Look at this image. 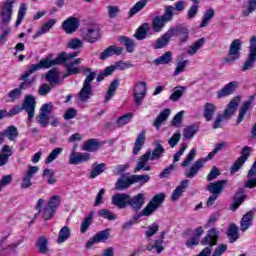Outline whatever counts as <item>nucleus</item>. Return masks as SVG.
Instances as JSON below:
<instances>
[{
    "instance_id": "obj_1",
    "label": "nucleus",
    "mask_w": 256,
    "mask_h": 256,
    "mask_svg": "<svg viewBox=\"0 0 256 256\" xmlns=\"http://www.w3.org/2000/svg\"><path fill=\"white\" fill-rule=\"evenodd\" d=\"M37 102H35V96L28 95L26 96L22 106L16 105L10 111H8L7 117H15V115H19L21 111H26L28 114V123H31L33 117H35V107Z\"/></svg>"
},
{
    "instance_id": "obj_2",
    "label": "nucleus",
    "mask_w": 256,
    "mask_h": 256,
    "mask_svg": "<svg viewBox=\"0 0 256 256\" xmlns=\"http://www.w3.org/2000/svg\"><path fill=\"white\" fill-rule=\"evenodd\" d=\"M239 103H241V96H235L232 98L231 101L227 104L223 113L217 115L213 123V129H221V123L224 121H229V119L235 115V111H237Z\"/></svg>"
},
{
    "instance_id": "obj_3",
    "label": "nucleus",
    "mask_w": 256,
    "mask_h": 256,
    "mask_svg": "<svg viewBox=\"0 0 256 256\" xmlns=\"http://www.w3.org/2000/svg\"><path fill=\"white\" fill-rule=\"evenodd\" d=\"M165 202V193H159L156 194L149 202L148 204L144 207V209L138 213L135 214L132 217V221H137L138 219H141V217H151L161 205Z\"/></svg>"
},
{
    "instance_id": "obj_4",
    "label": "nucleus",
    "mask_w": 256,
    "mask_h": 256,
    "mask_svg": "<svg viewBox=\"0 0 256 256\" xmlns=\"http://www.w3.org/2000/svg\"><path fill=\"white\" fill-rule=\"evenodd\" d=\"M174 13H173V6L167 5L164 9L163 15L155 16L152 19L151 22V29L154 31V33H161L163 29H165V26L167 23H170V21H173Z\"/></svg>"
},
{
    "instance_id": "obj_5",
    "label": "nucleus",
    "mask_w": 256,
    "mask_h": 256,
    "mask_svg": "<svg viewBox=\"0 0 256 256\" xmlns=\"http://www.w3.org/2000/svg\"><path fill=\"white\" fill-rule=\"evenodd\" d=\"M73 58H68L65 63L66 71L67 73L64 75V77H71V75H79V73H82V75H91L93 72V69L87 68V67H77L76 65H81L83 63L82 58H77L71 61Z\"/></svg>"
},
{
    "instance_id": "obj_6",
    "label": "nucleus",
    "mask_w": 256,
    "mask_h": 256,
    "mask_svg": "<svg viewBox=\"0 0 256 256\" xmlns=\"http://www.w3.org/2000/svg\"><path fill=\"white\" fill-rule=\"evenodd\" d=\"M75 57H79V52H73L70 54L62 52L54 60L51 59V56H47L45 59L40 60L38 65L40 69H49L50 67H55V65L63 64L67 59H75Z\"/></svg>"
},
{
    "instance_id": "obj_7",
    "label": "nucleus",
    "mask_w": 256,
    "mask_h": 256,
    "mask_svg": "<svg viewBox=\"0 0 256 256\" xmlns=\"http://www.w3.org/2000/svg\"><path fill=\"white\" fill-rule=\"evenodd\" d=\"M95 77H97V73H90L86 76L82 88L78 92V101L80 103H87L93 97V86L91 83L95 81Z\"/></svg>"
},
{
    "instance_id": "obj_8",
    "label": "nucleus",
    "mask_w": 256,
    "mask_h": 256,
    "mask_svg": "<svg viewBox=\"0 0 256 256\" xmlns=\"http://www.w3.org/2000/svg\"><path fill=\"white\" fill-rule=\"evenodd\" d=\"M16 0H6L0 10V28L3 29V25H9L11 23V17H13V7Z\"/></svg>"
},
{
    "instance_id": "obj_9",
    "label": "nucleus",
    "mask_w": 256,
    "mask_h": 256,
    "mask_svg": "<svg viewBox=\"0 0 256 256\" xmlns=\"http://www.w3.org/2000/svg\"><path fill=\"white\" fill-rule=\"evenodd\" d=\"M241 45L242 42L240 39H235L232 41L228 50V55L224 58V63L232 65V63H235V61H239L241 58Z\"/></svg>"
},
{
    "instance_id": "obj_10",
    "label": "nucleus",
    "mask_w": 256,
    "mask_h": 256,
    "mask_svg": "<svg viewBox=\"0 0 256 256\" xmlns=\"http://www.w3.org/2000/svg\"><path fill=\"white\" fill-rule=\"evenodd\" d=\"M215 155H217L216 152H214V150H212L207 156L206 158H200L198 159L191 167L190 170L188 172L185 173V177H187V179H193V177H195L199 171H201V169H203L205 163H207V161H211V159H213L215 157Z\"/></svg>"
},
{
    "instance_id": "obj_11",
    "label": "nucleus",
    "mask_w": 256,
    "mask_h": 256,
    "mask_svg": "<svg viewBox=\"0 0 256 256\" xmlns=\"http://www.w3.org/2000/svg\"><path fill=\"white\" fill-rule=\"evenodd\" d=\"M133 95L136 107H141L143 101H145V97H147V82H136L133 88Z\"/></svg>"
},
{
    "instance_id": "obj_12",
    "label": "nucleus",
    "mask_w": 256,
    "mask_h": 256,
    "mask_svg": "<svg viewBox=\"0 0 256 256\" xmlns=\"http://www.w3.org/2000/svg\"><path fill=\"white\" fill-rule=\"evenodd\" d=\"M256 63V37L252 36L250 39V46L248 56L242 66V71H251Z\"/></svg>"
},
{
    "instance_id": "obj_13",
    "label": "nucleus",
    "mask_w": 256,
    "mask_h": 256,
    "mask_svg": "<svg viewBox=\"0 0 256 256\" xmlns=\"http://www.w3.org/2000/svg\"><path fill=\"white\" fill-rule=\"evenodd\" d=\"M251 151H253V148L249 146H244L242 148L241 156L235 161V163L230 168L231 175H235L243 165H245V162L247 159H249V156L251 155Z\"/></svg>"
},
{
    "instance_id": "obj_14",
    "label": "nucleus",
    "mask_w": 256,
    "mask_h": 256,
    "mask_svg": "<svg viewBox=\"0 0 256 256\" xmlns=\"http://www.w3.org/2000/svg\"><path fill=\"white\" fill-rule=\"evenodd\" d=\"M52 111H53L52 104H43L41 106L40 113H39L38 117H36V121L43 128H45V127H47V125H49V115H51Z\"/></svg>"
},
{
    "instance_id": "obj_15",
    "label": "nucleus",
    "mask_w": 256,
    "mask_h": 256,
    "mask_svg": "<svg viewBox=\"0 0 256 256\" xmlns=\"http://www.w3.org/2000/svg\"><path fill=\"white\" fill-rule=\"evenodd\" d=\"M82 38L87 43H97L99 39H101V32L99 31V27L91 26L82 31Z\"/></svg>"
},
{
    "instance_id": "obj_16",
    "label": "nucleus",
    "mask_w": 256,
    "mask_h": 256,
    "mask_svg": "<svg viewBox=\"0 0 256 256\" xmlns=\"http://www.w3.org/2000/svg\"><path fill=\"white\" fill-rule=\"evenodd\" d=\"M171 37H179L180 43H187L189 40V29L183 25H178L168 29Z\"/></svg>"
},
{
    "instance_id": "obj_17",
    "label": "nucleus",
    "mask_w": 256,
    "mask_h": 256,
    "mask_svg": "<svg viewBox=\"0 0 256 256\" xmlns=\"http://www.w3.org/2000/svg\"><path fill=\"white\" fill-rule=\"evenodd\" d=\"M39 172L38 166H29L27 172L22 177V182L20 184L21 189H29L33 185V182H31V179L37 175Z\"/></svg>"
},
{
    "instance_id": "obj_18",
    "label": "nucleus",
    "mask_w": 256,
    "mask_h": 256,
    "mask_svg": "<svg viewBox=\"0 0 256 256\" xmlns=\"http://www.w3.org/2000/svg\"><path fill=\"white\" fill-rule=\"evenodd\" d=\"M77 146H74L72 149L70 158H69V165H81V163H86L88 159L91 158L89 153H82L76 151Z\"/></svg>"
},
{
    "instance_id": "obj_19",
    "label": "nucleus",
    "mask_w": 256,
    "mask_h": 256,
    "mask_svg": "<svg viewBox=\"0 0 256 256\" xmlns=\"http://www.w3.org/2000/svg\"><path fill=\"white\" fill-rule=\"evenodd\" d=\"M109 236H110L109 229H105L98 232L95 236H93L87 241L86 248L91 249V247H93V245H95L96 243H105V241L109 239Z\"/></svg>"
},
{
    "instance_id": "obj_20",
    "label": "nucleus",
    "mask_w": 256,
    "mask_h": 256,
    "mask_svg": "<svg viewBox=\"0 0 256 256\" xmlns=\"http://www.w3.org/2000/svg\"><path fill=\"white\" fill-rule=\"evenodd\" d=\"M128 205L133 209V211H141L145 205V194L139 193L131 198L129 195Z\"/></svg>"
},
{
    "instance_id": "obj_21",
    "label": "nucleus",
    "mask_w": 256,
    "mask_h": 256,
    "mask_svg": "<svg viewBox=\"0 0 256 256\" xmlns=\"http://www.w3.org/2000/svg\"><path fill=\"white\" fill-rule=\"evenodd\" d=\"M165 235H167V231H162L157 240H154L152 244H149L146 248V251H153L156 250V253L161 254L165 251V246H163Z\"/></svg>"
},
{
    "instance_id": "obj_22",
    "label": "nucleus",
    "mask_w": 256,
    "mask_h": 256,
    "mask_svg": "<svg viewBox=\"0 0 256 256\" xmlns=\"http://www.w3.org/2000/svg\"><path fill=\"white\" fill-rule=\"evenodd\" d=\"M151 159V149H148L144 155H142L134 169V173H139V171H151V166L147 165Z\"/></svg>"
},
{
    "instance_id": "obj_23",
    "label": "nucleus",
    "mask_w": 256,
    "mask_h": 256,
    "mask_svg": "<svg viewBox=\"0 0 256 256\" xmlns=\"http://www.w3.org/2000/svg\"><path fill=\"white\" fill-rule=\"evenodd\" d=\"M237 87H239V82L237 81L229 82L221 90L217 92V99H223L225 97H229V95H233Z\"/></svg>"
},
{
    "instance_id": "obj_24",
    "label": "nucleus",
    "mask_w": 256,
    "mask_h": 256,
    "mask_svg": "<svg viewBox=\"0 0 256 256\" xmlns=\"http://www.w3.org/2000/svg\"><path fill=\"white\" fill-rule=\"evenodd\" d=\"M227 186V180H219L217 182L209 183L206 187L207 191L211 193V195H216L219 197L223 190Z\"/></svg>"
},
{
    "instance_id": "obj_25",
    "label": "nucleus",
    "mask_w": 256,
    "mask_h": 256,
    "mask_svg": "<svg viewBox=\"0 0 256 256\" xmlns=\"http://www.w3.org/2000/svg\"><path fill=\"white\" fill-rule=\"evenodd\" d=\"M112 205L118 209H125L129 205V194L118 193L112 196Z\"/></svg>"
},
{
    "instance_id": "obj_26",
    "label": "nucleus",
    "mask_w": 256,
    "mask_h": 256,
    "mask_svg": "<svg viewBox=\"0 0 256 256\" xmlns=\"http://www.w3.org/2000/svg\"><path fill=\"white\" fill-rule=\"evenodd\" d=\"M5 137L9 141H15L19 137V130L15 126H8L4 131L0 132V145H3Z\"/></svg>"
},
{
    "instance_id": "obj_27",
    "label": "nucleus",
    "mask_w": 256,
    "mask_h": 256,
    "mask_svg": "<svg viewBox=\"0 0 256 256\" xmlns=\"http://www.w3.org/2000/svg\"><path fill=\"white\" fill-rule=\"evenodd\" d=\"M79 19L76 17H70L67 20H65L62 24L63 30L65 33H68L71 35V33H75L77 29H79Z\"/></svg>"
},
{
    "instance_id": "obj_28",
    "label": "nucleus",
    "mask_w": 256,
    "mask_h": 256,
    "mask_svg": "<svg viewBox=\"0 0 256 256\" xmlns=\"http://www.w3.org/2000/svg\"><path fill=\"white\" fill-rule=\"evenodd\" d=\"M245 199H247V194H245L244 188H239L236 192V196L233 198V202L231 204V210L237 211L239 209L240 205H243L245 202Z\"/></svg>"
},
{
    "instance_id": "obj_29",
    "label": "nucleus",
    "mask_w": 256,
    "mask_h": 256,
    "mask_svg": "<svg viewBox=\"0 0 256 256\" xmlns=\"http://www.w3.org/2000/svg\"><path fill=\"white\" fill-rule=\"evenodd\" d=\"M189 179L182 180L180 184L175 188V190L172 192L171 200L177 201L185 191H187V188L189 187Z\"/></svg>"
},
{
    "instance_id": "obj_30",
    "label": "nucleus",
    "mask_w": 256,
    "mask_h": 256,
    "mask_svg": "<svg viewBox=\"0 0 256 256\" xmlns=\"http://www.w3.org/2000/svg\"><path fill=\"white\" fill-rule=\"evenodd\" d=\"M253 217H255L254 211H249L242 217L240 221V231L245 232L253 225Z\"/></svg>"
},
{
    "instance_id": "obj_31",
    "label": "nucleus",
    "mask_w": 256,
    "mask_h": 256,
    "mask_svg": "<svg viewBox=\"0 0 256 256\" xmlns=\"http://www.w3.org/2000/svg\"><path fill=\"white\" fill-rule=\"evenodd\" d=\"M163 153H165V148L161 144V140H156L154 143V150L150 155V161H157V159H161V157H163Z\"/></svg>"
},
{
    "instance_id": "obj_32",
    "label": "nucleus",
    "mask_w": 256,
    "mask_h": 256,
    "mask_svg": "<svg viewBox=\"0 0 256 256\" xmlns=\"http://www.w3.org/2000/svg\"><path fill=\"white\" fill-rule=\"evenodd\" d=\"M13 155V148L9 145L2 146V153H0V167H4L9 163V157Z\"/></svg>"
},
{
    "instance_id": "obj_33",
    "label": "nucleus",
    "mask_w": 256,
    "mask_h": 256,
    "mask_svg": "<svg viewBox=\"0 0 256 256\" xmlns=\"http://www.w3.org/2000/svg\"><path fill=\"white\" fill-rule=\"evenodd\" d=\"M215 111H217V106L213 103L207 102L204 105V110H203V117L205 121H213V117H215Z\"/></svg>"
},
{
    "instance_id": "obj_34",
    "label": "nucleus",
    "mask_w": 256,
    "mask_h": 256,
    "mask_svg": "<svg viewBox=\"0 0 256 256\" xmlns=\"http://www.w3.org/2000/svg\"><path fill=\"white\" fill-rule=\"evenodd\" d=\"M169 115H171V109H164L160 114L157 116V118L154 120L153 125L156 127L157 131L161 129V125L165 123L167 119H169Z\"/></svg>"
},
{
    "instance_id": "obj_35",
    "label": "nucleus",
    "mask_w": 256,
    "mask_h": 256,
    "mask_svg": "<svg viewBox=\"0 0 256 256\" xmlns=\"http://www.w3.org/2000/svg\"><path fill=\"white\" fill-rule=\"evenodd\" d=\"M45 79L52 87L59 85V70L57 68L49 70L45 75Z\"/></svg>"
},
{
    "instance_id": "obj_36",
    "label": "nucleus",
    "mask_w": 256,
    "mask_h": 256,
    "mask_svg": "<svg viewBox=\"0 0 256 256\" xmlns=\"http://www.w3.org/2000/svg\"><path fill=\"white\" fill-rule=\"evenodd\" d=\"M145 133H146L145 130H142L138 134L134 143L133 155H139V151L143 149V146L145 145V139H146Z\"/></svg>"
},
{
    "instance_id": "obj_37",
    "label": "nucleus",
    "mask_w": 256,
    "mask_h": 256,
    "mask_svg": "<svg viewBox=\"0 0 256 256\" xmlns=\"http://www.w3.org/2000/svg\"><path fill=\"white\" fill-rule=\"evenodd\" d=\"M130 185H133L131 176L130 177L122 176L115 183V189L116 191H125V189H129Z\"/></svg>"
},
{
    "instance_id": "obj_38",
    "label": "nucleus",
    "mask_w": 256,
    "mask_h": 256,
    "mask_svg": "<svg viewBox=\"0 0 256 256\" xmlns=\"http://www.w3.org/2000/svg\"><path fill=\"white\" fill-rule=\"evenodd\" d=\"M213 17H215V9L210 8L206 10L202 16V21L199 25V29L207 27L209 23H211V19H213Z\"/></svg>"
},
{
    "instance_id": "obj_39",
    "label": "nucleus",
    "mask_w": 256,
    "mask_h": 256,
    "mask_svg": "<svg viewBox=\"0 0 256 256\" xmlns=\"http://www.w3.org/2000/svg\"><path fill=\"white\" fill-rule=\"evenodd\" d=\"M171 37V33L168 30L164 35L156 40L154 49H163L167 47V45H169V41H171Z\"/></svg>"
},
{
    "instance_id": "obj_40",
    "label": "nucleus",
    "mask_w": 256,
    "mask_h": 256,
    "mask_svg": "<svg viewBox=\"0 0 256 256\" xmlns=\"http://www.w3.org/2000/svg\"><path fill=\"white\" fill-rule=\"evenodd\" d=\"M57 23V20L50 19L48 20L44 25L41 26V28L36 32V34L33 36V39H37V37H41V35H45V33H48V31H51V28Z\"/></svg>"
},
{
    "instance_id": "obj_41",
    "label": "nucleus",
    "mask_w": 256,
    "mask_h": 256,
    "mask_svg": "<svg viewBox=\"0 0 256 256\" xmlns=\"http://www.w3.org/2000/svg\"><path fill=\"white\" fill-rule=\"evenodd\" d=\"M149 31V23L145 22L136 30L134 37L137 41H143V39H147V32Z\"/></svg>"
},
{
    "instance_id": "obj_42",
    "label": "nucleus",
    "mask_w": 256,
    "mask_h": 256,
    "mask_svg": "<svg viewBox=\"0 0 256 256\" xmlns=\"http://www.w3.org/2000/svg\"><path fill=\"white\" fill-rule=\"evenodd\" d=\"M36 246L39 253H41L42 255H47V253H49V240H47V238H45L44 236L38 238Z\"/></svg>"
},
{
    "instance_id": "obj_43",
    "label": "nucleus",
    "mask_w": 256,
    "mask_h": 256,
    "mask_svg": "<svg viewBox=\"0 0 256 256\" xmlns=\"http://www.w3.org/2000/svg\"><path fill=\"white\" fill-rule=\"evenodd\" d=\"M118 87H119V79H114L108 87V91L106 93L104 103H107L108 101H111V99H113V96L115 95V92L117 91Z\"/></svg>"
},
{
    "instance_id": "obj_44",
    "label": "nucleus",
    "mask_w": 256,
    "mask_h": 256,
    "mask_svg": "<svg viewBox=\"0 0 256 256\" xmlns=\"http://www.w3.org/2000/svg\"><path fill=\"white\" fill-rule=\"evenodd\" d=\"M173 61V53L171 51H167L162 56L156 58L153 63H155L157 66L159 65H169Z\"/></svg>"
},
{
    "instance_id": "obj_45",
    "label": "nucleus",
    "mask_w": 256,
    "mask_h": 256,
    "mask_svg": "<svg viewBox=\"0 0 256 256\" xmlns=\"http://www.w3.org/2000/svg\"><path fill=\"white\" fill-rule=\"evenodd\" d=\"M253 103V101L247 100L245 101L242 106L240 107L239 110V114H238V119H237V123H241L243 121V119H245V116L247 115V111H249V109L251 108V104Z\"/></svg>"
},
{
    "instance_id": "obj_46",
    "label": "nucleus",
    "mask_w": 256,
    "mask_h": 256,
    "mask_svg": "<svg viewBox=\"0 0 256 256\" xmlns=\"http://www.w3.org/2000/svg\"><path fill=\"white\" fill-rule=\"evenodd\" d=\"M227 237L230 243H235L239 239V228L235 224H231L227 230Z\"/></svg>"
},
{
    "instance_id": "obj_47",
    "label": "nucleus",
    "mask_w": 256,
    "mask_h": 256,
    "mask_svg": "<svg viewBox=\"0 0 256 256\" xmlns=\"http://www.w3.org/2000/svg\"><path fill=\"white\" fill-rule=\"evenodd\" d=\"M198 131H199V126L197 124H192L184 128L183 137L184 139H193V137L197 135Z\"/></svg>"
},
{
    "instance_id": "obj_48",
    "label": "nucleus",
    "mask_w": 256,
    "mask_h": 256,
    "mask_svg": "<svg viewBox=\"0 0 256 256\" xmlns=\"http://www.w3.org/2000/svg\"><path fill=\"white\" fill-rule=\"evenodd\" d=\"M133 119V113H126L123 116H120L115 122V128L120 129V127H125L127 123H131Z\"/></svg>"
},
{
    "instance_id": "obj_49",
    "label": "nucleus",
    "mask_w": 256,
    "mask_h": 256,
    "mask_svg": "<svg viewBox=\"0 0 256 256\" xmlns=\"http://www.w3.org/2000/svg\"><path fill=\"white\" fill-rule=\"evenodd\" d=\"M118 41H120V43H123V45L126 47L127 53H133V51H135V41L133 39L125 36H120L118 38Z\"/></svg>"
},
{
    "instance_id": "obj_50",
    "label": "nucleus",
    "mask_w": 256,
    "mask_h": 256,
    "mask_svg": "<svg viewBox=\"0 0 256 256\" xmlns=\"http://www.w3.org/2000/svg\"><path fill=\"white\" fill-rule=\"evenodd\" d=\"M203 45H205V38L198 39L195 43L189 46L187 50V55H190V56L196 55L197 51H199V49H201Z\"/></svg>"
},
{
    "instance_id": "obj_51",
    "label": "nucleus",
    "mask_w": 256,
    "mask_h": 256,
    "mask_svg": "<svg viewBox=\"0 0 256 256\" xmlns=\"http://www.w3.org/2000/svg\"><path fill=\"white\" fill-rule=\"evenodd\" d=\"M187 88H185L184 86H176L174 88V92L170 95V101H172L173 103H177V101H179V99H181V97H183V93H185Z\"/></svg>"
},
{
    "instance_id": "obj_52",
    "label": "nucleus",
    "mask_w": 256,
    "mask_h": 256,
    "mask_svg": "<svg viewBox=\"0 0 256 256\" xmlns=\"http://www.w3.org/2000/svg\"><path fill=\"white\" fill-rule=\"evenodd\" d=\"M69 237H71V230L69 229V227L64 226L59 231L57 243L59 244L65 243V241H67Z\"/></svg>"
},
{
    "instance_id": "obj_53",
    "label": "nucleus",
    "mask_w": 256,
    "mask_h": 256,
    "mask_svg": "<svg viewBox=\"0 0 256 256\" xmlns=\"http://www.w3.org/2000/svg\"><path fill=\"white\" fill-rule=\"evenodd\" d=\"M145 5H147V0L138 1L128 12L129 17H133L137 15L139 11H143L145 9Z\"/></svg>"
},
{
    "instance_id": "obj_54",
    "label": "nucleus",
    "mask_w": 256,
    "mask_h": 256,
    "mask_svg": "<svg viewBox=\"0 0 256 256\" xmlns=\"http://www.w3.org/2000/svg\"><path fill=\"white\" fill-rule=\"evenodd\" d=\"M93 217H94L93 212H90L84 218L80 226V233H87V230L89 229V227H91V223H93Z\"/></svg>"
},
{
    "instance_id": "obj_55",
    "label": "nucleus",
    "mask_w": 256,
    "mask_h": 256,
    "mask_svg": "<svg viewBox=\"0 0 256 256\" xmlns=\"http://www.w3.org/2000/svg\"><path fill=\"white\" fill-rule=\"evenodd\" d=\"M130 177L132 179V185H134V183H139L140 185H145V183H149V181H151V176H149L147 174L131 175Z\"/></svg>"
},
{
    "instance_id": "obj_56",
    "label": "nucleus",
    "mask_w": 256,
    "mask_h": 256,
    "mask_svg": "<svg viewBox=\"0 0 256 256\" xmlns=\"http://www.w3.org/2000/svg\"><path fill=\"white\" fill-rule=\"evenodd\" d=\"M105 171V164H93L92 171L90 172V179H95V177H99L101 173Z\"/></svg>"
},
{
    "instance_id": "obj_57",
    "label": "nucleus",
    "mask_w": 256,
    "mask_h": 256,
    "mask_svg": "<svg viewBox=\"0 0 256 256\" xmlns=\"http://www.w3.org/2000/svg\"><path fill=\"white\" fill-rule=\"evenodd\" d=\"M98 215L99 217H102L103 219H107L108 221H115V219H117V215H115V213H113L111 210L109 209H100L98 211Z\"/></svg>"
},
{
    "instance_id": "obj_58",
    "label": "nucleus",
    "mask_w": 256,
    "mask_h": 256,
    "mask_svg": "<svg viewBox=\"0 0 256 256\" xmlns=\"http://www.w3.org/2000/svg\"><path fill=\"white\" fill-rule=\"evenodd\" d=\"M254 11H256V0H249L248 4L244 6V9L242 10V15H244V17H249Z\"/></svg>"
},
{
    "instance_id": "obj_59",
    "label": "nucleus",
    "mask_w": 256,
    "mask_h": 256,
    "mask_svg": "<svg viewBox=\"0 0 256 256\" xmlns=\"http://www.w3.org/2000/svg\"><path fill=\"white\" fill-rule=\"evenodd\" d=\"M43 177L46 178L48 185H55L57 180L55 179V171L53 169H45L43 171Z\"/></svg>"
},
{
    "instance_id": "obj_60",
    "label": "nucleus",
    "mask_w": 256,
    "mask_h": 256,
    "mask_svg": "<svg viewBox=\"0 0 256 256\" xmlns=\"http://www.w3.org/2000/svg\"><path fill=\"white\" fill-rule=\"evenodd\" d=\"M26 14H27V5L21 4L18 10V17L15 23V27H19V25L23 23V19H25Z\"/></svg>"
},
{
    "instance_id": "obj_61",
    "label": "nucleus",
    "mask_w": 256,
    "mask_h": 256,
    "mask_svg": "<svg viewBox=\"0 0 256 256\" xmlns=\"http://www.w3.org/2000/svg\"><path fill=\"white\" fill-rule=\"evenodd\" d=\"M98 147H99V144L97 143V140L90 139L84 143L82 149H83V151L93 152V151H97Z\"/></svg>"
},
{
    "instance_id": "obj_62",
    "label": "nucleus",
    "mask_w": 256,
    "mask_h": 256,
    "mask_svg": "<svg viewBox=\"0 0 256 256\" xmlns=\"http://www.w3.org/2000/svg\"><path fill=\"white\" fill-rule=\"evenodd\" d=\"M46 205L51 209H53L54 211H57V209L59 208V205H61V196L59 195L52 196Z\"/></svg>"
},
{
    "instance_id": "obj_63",
    "label": "nucleus",
    "mask_w": 256,
    "mask_h": 256,
    "mask_svg": "<svg viewBox=\"0 0 256 256\" xmlns=\"http://www.w3.org/2000/svg\"><path fill=\"white\" fill-rule=\"evenodd\" d=\"M60 153H63V148L57 147L55 148L46 158L45 163L49 165V163H53L57 157H59Z\"/></svg>"
},
{
    "instance_id": "obj_64",
    "label": "nucleus",
    "mask_w": 256,
    "mask_h": 256,
    "mask_svg": "<svg viewBox=\"0 0 256 256\" xmlns=\"http://www.w3.org/2000/svg\"><path fill=\"white\" fill-rule=\"evenodd\" d=\"M22 95H23V90L20 86L18 88L11 90L8 93V97L9 99H11V101H17V99H21Z\"/></svg>"
}]
</instances>
